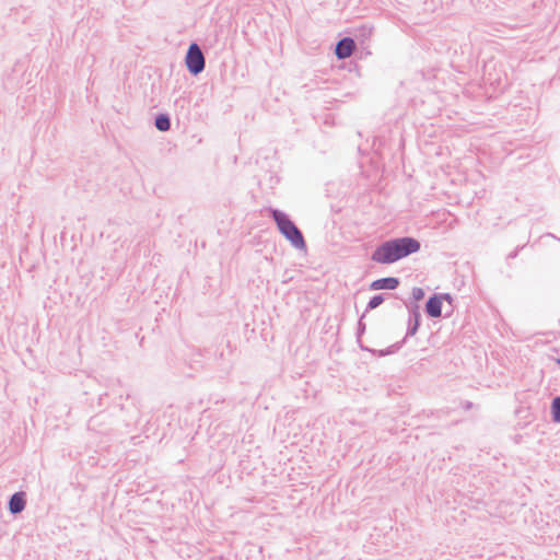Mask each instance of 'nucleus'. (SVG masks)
Returning <instances> with one entry per match:
<instances>
[{
	"instance_id": "f257e3e1",
	"label": "nucleus",
	"mask_w": 560,
	"mask_h": 560,
	"mask_svg": "<svg viewBox=\"0 0 560 560\" xmlns=\"http://www.w3.org/2000/svg\"><path fill=\"white\" fill-rule=\"evenodd\" d=\"M421 248L420 242L411 236H400L386 240L372 252L371 259L381 265H392Z\"/></svg>"
},
{
	"instance_id": "f03ea898",
	"label": "nucleus",
	"mask_w": 560,
	"mask_h": 560,
	"mask_svg": "<svg viewBox=\"0 0 560 560\" xmlns=\"http://www.w3.org/2000/svg\"><path fill=\"white\" fill-rule=\"evenodd\" d=\"M269 213L275 221L279 232L285 237V240L291 243L294 248L300 250L306 248V242L303 233L285 212L279 209L269 208Z\"/></svg>"
},
{
	"instance_id": "7ed1b4c3",
	"label": "nucleus",
	"mask_w": 560,
	"mask_h": 560,
	"mask_svg": "<svg viewBox=\"0 0 560 560\" xmlns=\"http://www.w3.org/2000/svg\"><path fill=\"white\" fill-rule=\"evenodd\" d=\"M185 65L191 75L200 74L206 68V58L197 43H191L186 51Z\"/></svg>"
},
{
	"instance_id": "20e7f679",
	"label": "nucleus",
	"mask_w": 560,
	"mask_h": 560,
	"mask_svg": "<svg viewBox=\"0 0 560 560\" xmlns=\"http://www.w3.org/2000/svg\"><path fill=\"white\" fill-rule=\"evenodd\" d=\"M409 310V320H408V327L406 331V336L404 337L407 339L408 337L415 336L421 325V313L420 307L418 304H413L408 307Z\"/></svg>"
},
{
	"instance_id": "39448f33",
	"label": "nucleus",
	"mask_w": 560,
	"mask_h": 560,
	"mask_svg": "<svg viewBox=\"0 0 560 560\" xmlns=\"http://www.w3.org/2000/svg\"><path fill=\"white\" fill-rule=\"evenodd\" d=\"M355 49V42L351 37H343L337 42L335 55L338 59L349 58Z\"/></svg>"
},
{
	"instance_id": "423d86ee",
	"label": "nucleus",
	"mask_w": 560,
	"mask_h": 560,
	"mask_svg": "<svg viewBox=\"0 0 560 560\" xmlns=\"http://www.w3.org/2000/svg\"><path fill=\"white\" fill-rule=\"evenodd\" d=\"M26 506V494L23 491L13 493L8 502V510L12 515L20 514Z\"/></svg>"
},
{
	"instance_id": "0eeeda50",
	"label": "nucleus",
	"mask_w": 560,
	"mask_h": 560,
	"mask_svg": "<svg viewBox=\"0 0 560 560\" xmlns=\"http://www.w3.org/2000/svg\"><path fill=\"white\" fill-rule=\"evenodd\" d=\"M442 296L439 294L431 295L425 302V313L429 317L439 318L442 316Z\"/></svg>"
},
{
	"instance_id": "6e6552de",
	"label": "nucleus",
	"mask_w": 560,
	"mask_h": 560,
	"mask_svg": "<svg viewBox=\"0 0 560 560\" xmlns=\"http://www.w3.org/2000/svg\"><path fill=\"white\" fill-rule=\"evenodd\" d=\"M400 280L396 277H385L374 280L370 284L371 290H395L399 287Z\"/></svg>"
},
{
	"instance_id": "1a4fd4ad",
	"label": "nucleus",
	"mask_w": 560,
	"mask_h": 560,
	"mask_svg": "<svg viewBox=\"0 0 560 560\" xmlns=\"http://www.w3.org/2000/svg\"><path fill=\"white\" fill-rule=\"evenodd\" d=\"M154 126L160 131H168L171 129V117L166 113H160L154 118Z\"/></svg>"
},
{
	"instance_id": "9d476101",
	"label": "nucleus",
	"mask_w": 560,
	"mask_h": 560,
	"mask_svg": "<svg viewBox=\"0 0 560 560\" xmlns=\"http://www.w3.org/2000/svg\"><path fill=\"white\" fill-rule=\"evenodd\" d=\"M364 316H365V313L360 317V319L358 322L357 341H358V345H359L361 350H363V351H372V349H370L369 347L364 346L362 343V340H361V338H362V336H363V334L365 332V329H366V325L363 322Z\"/></svg>"
},
{
	"instance_id": "9b49d317",
	"label": "nucleus",
	"mask_w": 560,
	"mask_h": 560,
	"mask_svg": "<svg viewBox=\"0 0 560 560\" xmlns=\"http://www.w3.org/2000/svg\"><path fill=\"white\" fill-rule=\"evenodd\" d=\"M551 420L560 423V396H556L551 401Z\"/></svg>"
},
{
	"instance_id": "f8f14e48",
	"label": "nucleus",
	"mask_w": 560,
	"mask_h": 560,
	"mask_svg": "<svg viewBox=\"0 0 560 560\" xmlns=\"http://www.w3.org/2000/svg\"><path fill=\"white\" fill-rule=\"evenodd\" d=\"M385 301V294H376L370 299L368 302L366 308L364 313H368L376 307H378Z\"/></svg>"
},
{
	"instance_id": "ddd939ff",
	"label": "nucleus",
	"mask_w": 560,
	"mask_h": 560,
	"mask_svg": "<svg viewBox=\"0 0 560 560\" xmlns=\"http://www.w3.org/2000/svg\"><path fill=\"white\" fill-rule=\"evenodd\" d=\"M357 37L368 38L372 34V27L368 25H362L357 30Z\"/></svg>"
},
{
	"instance_id": "4468645a",
	"label": "nucleus",
	"mask_w": 560,
	"mask_h": 560,
	"mask_svg": "<svg viewBox=\"0 0 560 560\" xmlns=\"http://www.w3.org/2000/svg\"><path fill=\"white\" fill-rule=\"evenodd\" d=\"M405 341H406V339L404 338L401 341L389 346L388 348L384 349V353H386L387 355L395 353L397 350H399L401 348V346L405 343Z\"/></svg>"
},
{
	"instance_id": "2eb2a0df",
	"label": "nucleus",
	"mask_w": 560,
	"mask_h": 560,
	"mask_svg": "<svg viewBox=\"0 0 560 560\" xmlns=\"http://www.w3.org/2000/svg\"><path fill=\"white\" fill-rule=\"evenodd\" d=\"M411 296L415 301H421L424 298V290L419 287H415L411 292Z\"/></svg>"
},
{
	"instance_id": "dca6fc26",
	"label": "nucleus",
	"mask_w": 560,
	"mask_h": 560,
	"mask_svg": "<svg viewBox=\"0 0 560 560\" xmlns=\"http://www.w3.org/2000/svg\"><path fill=\"white\" fill-rule=\"evenodd\" d=\"M440 296H442V301L443 300H446L448 302H452L453 301V298L451 296V294L448 293H443V294H439Z\"/></svg>"
},
{
	"instance_id": "f3484780",
	"label": "nucleus",
	"mask_w": 560,
	"mask_h": 560,
	"mask_svg": "<svg viewBox=\"0 0 560 560\" xmlns=\"http://www.w3.org/2000/svg\"><path fill=\"white\" fill-rule=\"evenodd\" d=\"M518 254V248L514 249L508 255V259H514Z\"/></svg>"
},
{
	"instance_id": "a211bd4d",
	"label": "nucleus",
	"mask_w": 560,
	"mask_h": 560,
	"mask_svg": "<svg viewBox=\"0 0 560 560\" xmlns=\"http://www.w3.org/2000/svg\"><path fill=\"white\" fill-rule=\"evenodd\" d=\"M371 352H372V353H377L380 357L387 355L386 353H384V350H378V351H376V350H373V349H372V351H371Z\"/></svg>"
},
{
	"instance_id": "6ab92c4d",
	"label": "nucleus",
	"mask_w": 560,
	"mask_h": 560,
	"mask_svg": "<svg viewBox=\"0 0 560 560\" xmlns=\"http://www.w3.org/2000/svg\"><path fill=\"white\" fill-rule=\"evenodd\" d=\"M470 407H471V402H469V401H468V402L466 404V408H470Z\"/></svg>"
},
{
	"instance_id": "aec40b11",
	"label": "nucleus",
	"mask_w": 560,
	"mask_h": 560,
	"mask_svg": "<svg viewBox=\"0 0 560 560\" xmlns=\"http://www.w3.org/2000/svg\"><path fill=\"white\" fill-rule=\"evenodd\" d=\"M556 363L560 365V358L556 359Z\"/></svg>"
}]
</instances>
